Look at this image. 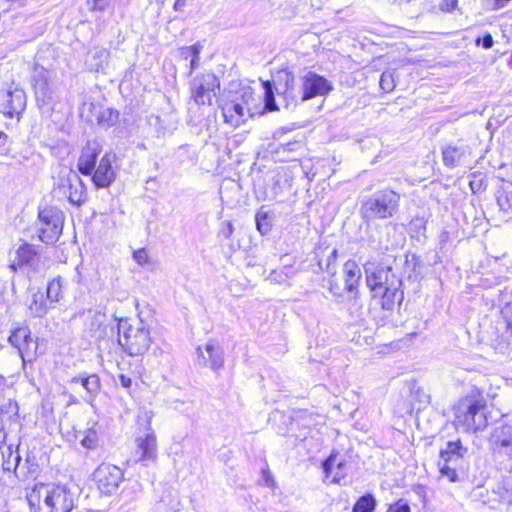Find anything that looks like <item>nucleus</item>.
Segmentation results:
<instances>
[{
    "label": "nucleus",
    "instance_id": "f257e3e1",
    "mask_svg": "<svg viewBox=\"0 0 512 512\" xmlns=\"http://www.w3.org/2000/svg\"><path fill=\"white\" fill-rule=\"evenodd\" d=\"M487 400L483 392L472 387L454 406L457 426L466 432L477 433L488 426Z\"/></svg>",
    "mask_w": 512,
    "mask_h": 512
},
{
    "label": "nucleus",
    "instance_id": "f03ea898",
    "mask_svg": "<svg viewBox=\"0 0 512 512\" xmlns=\"http://www.w3.org/2000/svg\"><path fill=\"white\" fill-rule=\"evenodd\" d=\"M400 194L385 188L377 190L361 201L360 215L365 223L393 218L399 211Z\"/></svg>",
    "mask_w": 512,
    "mask_h": 512
},
{
    "label": "nucleus",
    "instance_id": "7ed1b4c3",
    "mask_svg": "<svg viewBox=\"0 0 512 512\" xmlns=\"http://www.w3.org/2000/svg\"><path fill=\"white\" fill-rule=\"evenodd\" d=\"M470 453L460 439L448 441L440 450V473L450 482H459L465 476L469 467Z\"/></svg>",
    "mask_w": 512,
    "mask_h": 512
},
{
    "label": "nucleus",
    "instance_id": "20e7f679",
    "mask_svg": "<svg viewBox=\"0 0 512 512\" xmlns=\"http://www.w3.org/2000/svg\"><path fill=\"white\" fill-rule=\"evenodd\" d=\"M118 343L132 357L144 355L152 343L150 331L142 320L131 324L128 320L118 323Z\"/></svg>",
    "mask_w": 512,
    "mask_h": 512
},
{
    "label": "nucleus",
    "instance_id": "39448f33",
    "mask_svg": "<svg viewBox=\"0 0 512 512\" xmlns=\"http://www.w3.org/2000/svg\"><path fill=\"white\" fill-rule=\"evenodd\" d=\"M265 90V108L268 111L277 109L273 86L278 94H282L285 99L292 101H300L301 87H295V76L288 70H281L278 72L274 82L266 81L263 83Z\"/></svg>",
    "mask_w": 512,
    "mask_h": 512
},
{
    "label": "nucleus",
    "instance_id": "423d86ee",
    "mask_svg": "<svg viewBox=\"0 0 512 512\" xmlns=\"http://www.w3.org/2000/svg\"><path fill=\"white\" fill-rule=\"evenodd\" d=\"M64 219L63 212L56 207L40 210L35 227L39 240L47 245L56 243L62 234Z\"/></svg>",
    "mask_w": 512,
    "mask_h": 512
},
{
    "label": "nucleus",
    "instance_id": "0eeeda50",
    "mask_svg": "<svg viewBox=\"0 0 512 512\" xmlns=\"http://www.w3.org/2000/svg\"><path fill=\"white\" fill-rule=\"evenodd\" d=\"M39 495L46 498L45 512H71L79 497L75 487L55 483Z\"/></svg>",
    "mask_w": 512,
    "mask_h": 512
},
{
    "label": "nucleus",
    "instance_id": "6e6552de",
    "mask_svg": "<svg viewBox=\"0 0 512 512\" xmlns=\"http://www.w3.org/2000/svg\"><path fill=\"white\" fill-rule=\"evenodd\" d=\"M54 188L75 206L82 205L87 199L86 186L79 174L72 169L63 168L59 172Z\"/></svg>",
    "mask_w": 512,
    "mask_h": 512
},
{
    "label": "nucleus",
    "instance_id": "1a4fd4ad",
    "mask_svg": "<svg viewBox=\"0 0 512 512\" xmlns=\"http://www.w3.org/2000/svg\"><path fill=\"white\" fill-rule=\"evenodd\" d=\"M16 260L10 264L14 272L18 269L24 270L28 275L42 274L47 269V262L32 244L23 242L16 249Z\"/></svg>",
    "mask_w": 512,
    "mask_h": 512
},
{
    "label": "nucleus",
    "instance_id": "9d476101",
    "mask_svg": "<svg viewBox=\"0 0 512 512\" xmlns=\"http://www.w3.org/2000/svg\"><path fill=\"white\" fill-rule=\"evenodd\" d=\"M253 100L251 93H245L241 99L235 98L223 103L221 109L226 123L233 127H239L252 116L249 100Z\"/></svg>",
    "mask_w": 512,
    "mask_h": 512
},
{
    "label": "nucleus",
    "instance_id": "9b49d317",
    "mask_svg": "<svg viewBox=\"0 0 512 512\" xmlns=\"http://www.w3.org/2000/svg\"><path fill=\"white\" fill-rule=\"evenodd\" d=\"M441 152L442 162L449 169L467 166L472 160V149L463 140L444 145Z\"/></svg>",
    "mask_w": 512,
    "mask_h": 512
},
{
    "label": "nucleus",
    "instance_id": "f8f14e48",
    "mask_svg": "<svg viewBox=\"0 0 512 512\" xmlns=\"http://www.w3.org/2000/svg\"><path fill=\"white\" fill-rule=\"evenodd\" d=\"M300 102H304L317 96L328 95L333 90L332 83L324 76L314 71L306 72L302 78Z\"/></svg>",
    "mask_w": 512,
    "mask_h": 512
},
{
    "label": "nucleus",
    "instance_id": "ddd939ff",
    "mask_svg": "<svg viewBox=\"0 0 512 512\" xmlns=\"http://www.w3.org/2000/svg\"><path fill=\"white\" fill-rule=\"evenodd\" d=\"M94 479L102 494L111 495L123 481V471L112 464L102 463L94 472Z\"/></svg>",
    "mask_w": 512,
    "mask_h": 512
},
{
    "label": "nucleus",
    "instance_id": "4468645a",
    "mask_svg": "<svg viewBox=\"0 0 512 512\" xmlns=\"http://www.w3.org/2000/svg\"><path fill=\"white\" fill-rule=\"evenodd\" d=\"M219 86V80L213 73H205L195 77L191 82L194 101L198 105H210L212 103V93Z\"/></svg>",
    "mask_w": 512,
    "mask_h": 512
},
{
    "label": "nucleus",
    "instance_id": "2eb2a0df",
    "mask_svg": "<svg viewBox=\"0 0 512 512\" xmlns=\"http://www.w3.org/2000/svg\"><path fill=\"white\" fill-rule=\"evenodd\" d=\"M26 107V94L22 89L0 90V113L7 117L21 114Z\"/></svg>",
    "mask_w": 512,
    "mask_h": 512
},
{
    "label": "nucleus",
    "instance_id": "dca6fc26",
    "mask_svg": "<svg viewBox=\"0 0 512 512\" xmlns=\"http://www.w3.org/2000/svg\"><path fill=\"white\" fill-rule=\"evenodd\" d=\"M116 160L114 153H105L92 173V182L96 188H108L116 179L113 163Z\"/></svg>",
    "mask_w": 512,
    "mask_h": 512
},
{
    "label": "nucleus",
    "instance_id": "f3484780",
    "mask_svg": "<svg viewBox=\"0 0 512 512\" xmlns=\"http://www.w3.org/2000/svg\"><path fill=\"white\" fill-rule=\"evenodd\" d=\"M197 363L203 367H209L214 371L223 367L224 351L223 348L214 340L208 341L204 348L199 346L196 349Z\"/></svg>",
    "mask_w": 512,
    "mask_h": 512
},
{
    "label": "nucleus",
    "instance_id": "a211bd4d",
    "mask_svg": "<svg viewBox=\"0 0 512 512\" xmlns=\"http://www.w3.org/2000/svg\"><path fill=\"white\" fill-rule=\"evenodd\" d=\"M401 279L394 272L391 266H379L373 271L366 270V283L373 293V297H377L381 290L390 287L392 280Z\"/></svg>",
    "mask_w": 512,
    "mask_h": 512
},
{
    "label": "nucleus",
    "instance_id": "6ab92c4d",
    "mask_svg": "<svg viewBox=\"0 0 512 512\" xmlns=\"http://www.w3.org/2000/svg\"><path fill=\"white\" fill-rule=\"evenodd\" d=\"M495 454L512 458V425L503 424L494 428L489 439Z\"/></svg>",
    "mask_w": 512,
    "mask_h": 512
},
{
    "label": "nucleus",
    "instance_id": "aec40b11",
    "mask_svg": "<svg viewBox=\"0 0 512 512\" xmlns=\"http://www.w3.org/2000/svg\"><path fill=\"white\" fill-rule=\"evenodd\" d=\"M101 151V145L95 140L88 141L86 145L82 148L80 156L77 161V169L82 175H92Z\"/></svg>",
    "mask_w": 512,
    "mask_h": 512
},
{
    "label": "nucleus",
    "instance_id": "412c9836",
    "mask_svg": "<svg viewBox=\"0 0 512 512\" xmlns=\"http://www.w3.org/2000/svg\"><path fill=\"white\" fill-rule=\"evenodd\" d=\"M49 78V72L44 68L36 69L32 78L36 100L43 105L50 103L53 99Z\"/></svg>",
    "mask_w": 512,
    "mask_h": 512
},
{
    "label": "nucleus",
    "instance_id": "4be33fe9",
    "mask_svg": "<svg viewBox=\"0 0 512 512\" xmlns=\"http://www.w3.org/2000/svg\"><path fill=\"white\" fill-rule=\"evenodd\" d=\"M137 453L140 454L139 461L148 463L157 459V440L154 432L148 428L143 436L136 438Z\"/></svg>",
    "mask_w": 512,
    "mask_h": 512
},
{
    "label": "nucleus",
    "instance_id": "5701e85b",
    "mask_svg": "<svg viewBox=\"0 0 512 512\" xmlns=\"http://www.w3.org/2000/svg\"><path fill=\"white\" fill-rule=\"evenodd\" d=\"M402 279H394L390 287L381 290L377 297L381 298V308L385 311L392 312L396 304L400 305L404 299V293L401 289Z\"/></svg>",
    "mask_w": 512,
    "mask_h": 512
},
{
    "label": "nucleus",
    "instance_id": "b1692460",
    "mask_svg": "<svg viewBox=\"0 0 512 512\" xmlns=\"http://www.w3.org/2000/svg\"><path fill=\"white\" fill-rule=\"evenodd\" d=\"M70 383L81 384V386L85 389V395L83 396V399L89 404H92L101 388L100 378L96 374H80L74 376L70 379Z\"/></svg>",
    "mask_w": 512,
    "mask_h": 512
},
{
    "label": "nucleus",
    "instance_id": "393cba45",
    "mask_svg": "<svg viewBox=\"0 0 512 512\" xmlns=\"http://www.w3.org/2000/svg\"><path fill=\"white\" fill-rule=\"evenodd\" d=\"M53 483H37L33 486V488L27 492L26 499L30 509L34 510V512H45L46 498L41 497L42 491L50 489Z\"/></svg>",
    "mask_w": 512,
    "mask_h": 512
},
{
    "label": "nucleus",
    "instance_id": "a878e982",
    "mask_svg": "<svg viewBox=\"0 0 512 512\" xmlns=\"http://www.w3.org/2000/svg\"><path fill=\"white\" fill-rule=\"evenodd\" d=\"M343 274L345 280L344 290L353 292L356 290L361 279V269L354 260H348L343 266Z\"/></svg>",
    "mask_w": 512,
    "mask_h": 512
},
{
    "label": "nucleus",
    "instance_id": "bb28decb",
    "mask_svg": "<svg viewBox=\"0 0 512 512\" xmlns=\"http://www.w3.org/2000/svg\"><path fill=\"white\" fill-rule=\"evenodd\" d=\"M91 107L95 109L97 123L102 128H110L118 122L120 115L119 111L110 107H96L93 104H91Z\"/></svg>",
    "mask_w": 512,
    "mask_h": 512
},
{
    "label": "nucleus",
    "instance_id": "cd10ccee",
    "mask_svg": "<svg viewBox=\"0 0 512 512\" xmlns=\"http://www.w3.org/2000/svg\"><path fill=\"white\" fill-rule=\"evenodd\" d=\"M3 455V462H2V468L4 471H14L15 476L18 479H23L24 476L20 474L19 472V464L21 462V456L19 455L18 450H13V446L9 445L7 447V451L2 452Z\"/></svg>",
    "mask_w": 512,
    "mask_h": 512
},
{
    "label": "nucleus",
    "instance_id": "c85d7f7f",
    "mask_svg": "<svg viewBox=\"0 0 512 512\" xmlns=\"http://www.w3.org/2000/svg\"><path fill=\"white\" fill-rule=\"evenodd\" d=\"M53 304H50L44 295L40 292L33 294L32 301L29 304V310L35 317H43L48 311L53 308Z\"/></svg>",
    "mask_w": 512,
    "mask_h": 512
},
{
    "label": "nucleus",
    "instance_id": "c756f323",
    "mask_svg": "<svg viewBox=\"0 0 512 512\" xmlns=\"http://www.w3.org/2000/svg\"><path fill=\"white\" fill-rule=\"evenodd\" d=\"M404 273L408 279L416 278L421 273L422 260L421 257L414 253H407L404 261Z\"/></svg>",
    "mask_w": 512,
    "mask_h": 512
},
{
    "label": "nucleus",
    "instance_id": "7c9ffc66",
    "mask_svg": "<svg viewBox=\"0 0 512 512\" xmlns=\"http://www.w3.org/2000/svg\"><path fill=\"white\" fill-rule=\"evenodd\" d=\"M83 316L84 325L90 332L99 331L105 320V314L98 310H88Z\"/></svg>",
    "mask_w": 512,
    "mask_h": 512
},
{
    "label": "nucleus",
    "instance_id": "2f4dec72",
    "mask_svg": "<svg viewBox=\"0 0 512 512\" xmlns=\"http://www.w3.org/2000/svg\"><path fill=\"white\" fill-rule=\"evenodd\" d=\"M91 63L90 67L92 70L100 71L107 64L110 52L104 47H94L91 50Z\"/></svg>",
    "mask_w": 512,
    "mask_h": 512
},
{
    "label": "nucleus",
    "instance_id": "473e14b6",
    "mask_svg": "<svg viewBox=\"0 0 512 512\" xmlns=\"http://www.w3.org/2000/svg\"><path fill=\"white\" fill-rule=\"evenodd\" d=\"M21 347H19V355L24 363L32 362L36 359L38 355V342L32 337L28 338L27 341L23 343Z\"/></svg>",
    "mask_w": 512,
    "mask_h": 512
},
{
    "label": "nucleus",
    "instance_id": "72a5a7b5",
    "mask_svg": "<svg viewBox=\"0 0 512 512\" xmlns=\"http://www.w3.org/2000/svg\"><path fill=\"white\" fill-rule=\"evenodd\" d=\"M63 279L57 277L48 282L46 297L50 304L59 302L62 298Z\"/></svg>",
    "mask_w": 512,
    "mask_h": 512
},
{
    "label": "nucleus",
    "instance_id": "f704fd0d",
    "mask_svg": "<svg viewBox=\"0 0 512 512\" xmlns=\"http://www.w3.org/2000/svg\"><path fill=\"white\" fill-rule=\"evenodd\" d=\"M376 507V499L372 494L361 496L354 504L353 512H374Z\"/></svg>",
    "mask_w": 512,
    "mask_h": 512
},
{
    "label": "nucleus",
    "instance_id": "c9c22d12",
    "mask_svg": "<svg viewBox=\"0 0 512 512\" xmlns=\"http://www.w3.org/2000/svg\"><path fill=\"white\" fill-rule=\"evenodd\" d=\"M31 337V332L28 327H19L12 331L8 338L9 343L19 350V347L24 345L23 343Z\"/></svg>",
    "mask_w": 512,
    "mask_h": 512
},
{
    "label": "nucleus",
    "instance_id": "e433bc0d",
    "mask_svg": "<svg viewBox=\"0 0 512 512\" xmlns=\"http://www.w3.org/2000/svg\"><path fill=\"white\" fill-rule=\"evenodd\" d=\"M337 257H338V250L336 248H334L325 261L322 259L319 260V262H318L319 267L326 273H328L332 276L335 275Z\"/></svg>",
    "mask_w": 512,
    "mask_h": 512
},
{
    "label": "nucleus",
    "instance_id": "4c0bfd02",
    "mask_svg": "<svg viewBox=\"0 0 512 512\" xmlns=\"http://www.w3.org/2000/svg\"><path fill=\"white\" fill-rule=\"evenodd\" d=\"M81 445L87 449H95L99 444L98 432L94 427H90L85 432L84 437L80 441Z\"/></svg>",
    "mask_w": 512,
    "mask_h": 512
},
{
    "label": "nucleus",
    "instance_id": "58836bf2",
    "mask_svg": "<svg viewBox=\"0 0 512 512\" xmlns=\"http://www.w3.org/2000/svg\"><path fill=\"white\" fill-rule=\"evenodd\" d=\"M256 226L262 235H266L271 231V218L266 212H258L255 216Z\"/></svg>",
    "mask_w": 512,
    "mask_h": 512
},
{
    "label": "nucleus",
    "instance_id": "ea45409f",
    "mask_svg": "<svg viewBox=\"0 0 512 512\" xmlns=\"http://www.w3.org/2000/svg\"><path fill=\"white\" fill-rule=\"evenodd\" d=\"M497 203L502 211L512 212V190L499 191Z\"/></svg>",
    "mask_w": 512,
    "mask_h": 512
},
{
    "label": "nucleus",
    "instance_id": "a19ab883",
    "mask_svg": "<svg viewBox=\"0 0 512 512\" xmlns=\"http://www.w3.org/2000/svg\"><path fill=\"white\" fill-rule=\"evenodd\" d=\"M380 88L384 92H391L395 88L394 71H384L379 81Z\"/></svg>",
    "mask_w": 512,
    "mask_h": 512
},
{
    "label": "nucleus",
    "instance_id": "79ce46f5",
    "mask_svg": "<svg viewBox=\"0 0 512 512\" xmlns=\"http://www.w3.org/2000/svg\"><path fill=\"white\" fill-rule=\"evenodd\" d=\"M114 0H87L86 4L92 12H103L108 9Z\"/></svg>",
    "mask_w": 512,
    "mask_h": 512
},
{
    "label": "nucleus",
    "instance_id": "37998d69",
    "mask_svg": "<svg viewBox=\"0 0 512 512\" xmlns=\"http://www.w3.org/2000/svg\"><path fill=\"white\" fill-rule=\"evenodd\" d=\"M501 315L506 323L507 332L512 335V303H507L501 309Z\"/></svg>",
    "mask_w": 512,
    "mask_h": 512
},
{
    "label": "nucleus",
    "instance_id": "c03bdc74",
    "mask_svg": "<svg viewBox=\"0 0 512 512\" xmlns=\"http://www.w3.org/2000/svg\"><path fill=\"white\" fill-rule=\"evenodd\" d=\"M133 259L137 264L144 266L149 262L148 252L145 248L135 250L133 252Z\"/></svg>",
    "mask_w": 512,
    "mask_h": 512
},
{
    "label": "nucleus",
    "instance_id": "a18cd8bd",
    "mask_svg": "<svg viewBox=\"0 0 512 512\" xmlns=\"http://www.w3.org/2000/svg\"><path fill=\"white\" fill-rule=\"evenodd\" d=\"M201 48L202 47L199 44H195V45L188 46V47H183L180 50V54L185 59H188L189 57H192L195 54H200Z\"/></svg>",
    "mask_w": 512,
    "mask_h": 512
},
{
    "label": "nucleus",
    "instance_id": "49530a36",
    "mask_svg": "<svg viewBox=\"0 0 512 512\" xmlns=\"http://www.w3.org/2000/svg\"><path fill=\"white\" fill-rule=\"evenodd\" d=\"M387 512H411L410 506L403 500H399L390 505Z\"/></svg>",
    "mask_w": 512,
    "mask_h": 512
},
{
    "label": "nucleus",
    "instance_id": "de8ad7c7",
    "mask_svg": "<svg viewBox=\"0 0 512 512\" xmlns=\"http://www.w3.org/2000/svg\"><path fill=\"white\" fill-rule=\"evenodd\" d=\"M458 0H441L439 9L443 12H452L457 8Z\"/></svg>",
    "mask_w": 512,
    "mask_h": 512
},
{
    "label": "nucleus",
    "instance_id": "09e8293b",
    "mask_svg": "<svg viewBox=\"0 0 512 512\" xmlns=\"http://www.w3.org/2000/svg\"><path fill=\"white\" fill-rule=\"evenodd\" d=\"M223 227L222 229L219 231V236L220 237H223L225 239H228L231 237V235L233 234L234 232V227H233V224L230 222V221H224L222 223Z\"/></svg>",
    "mask_w": 512,
    "mask_h": 512
},
{
    "label": "nucleus",
    "instance_id": "8fccbe9b",
    "mask_svg": "<svg viewBox=\"0 0 512 512\" xmlns=\"http://www.w3.org/2000/svg\"><path fill=\"white\" fill-rule=\"evenodd\" d=\"M336 453L332 452L331 455L323 462L322 467L326 476L332 472L333 465L336 461Z\"/></svg>",
    "mask_w": 512,
    "mask_h": 512
},
{
    "label": "nucleus",
    "instance_id": "3c124183",
    "mask_svg": "<svg viewBox=\"0 0 512 512\" xmlns=\"http://www.w3.org/2000/svg\"><path fill=\"white\" fill-rule=\"evenodd\" d=\"M480 41H482V47L484 49H490L494 44L493 37L489 33L485 34L482 39L478 38L476 44L478 45Z\"/></svg>",
    "mask_w": 512,
    "mask_h": 512
},
{
    "label": "nucleus",
    "instance_id": "603ef678",
    "mask_svg": "<svg viewBox=\"0 0 512 512\" xmlns=\"http://www.w3.org/2000/svg\"><path fill=\"white\" fill-rule=\"evenodd\" d=\"M344 466H345V462H338L337 465H336V474L334 476V481L335 482H338L340 480V478H344L345 477V473L343 472V469H344Z\"/></svg>",
    "mask_w": 512,
    "mask_h": 512
},
{
    "label": "nucleus",
    "instance_id": "864d4df0",
    "mask_svg": "<svg viewBox=\"0 0 512 512\" xmlns=\"http://www.w3.org/2000/svg\"><path fill=\"white\" fill-rule=\"evenodd\" d=\"M343 290H344V289H341V287H340L338 284L333 283V282H330V285H329V291H330L334 296H337V297L342 296V294H343Z\"/></svg>",
    "mask_w": 512,
    "mask_h": 512
},
{
    "label": "nucleus",
    "instance_id": "5fc2aeb1",
    "mask_svg": "<svg viewBox=\"0 0 512 512\" xmlns=\"http://www.w3.org/2000/svg\"><path fill=\"white\" fill-rule=\"evenodd\" d=\"M119 382L124 388H129L132 385L131 378L124 374L119 375Z\"/></svg>",
    "mask_w": 512,
    "mask_h": 512
},
{
    "label": "nucleus",
    "instance_id": "6e6d98bb",
    "mask_svg": "<svg viewBox=\"0 0 512 512\" xmlns=\"http://www.w3.org/2000/svg\"><path fill=\"white\" fill-rule=\"evenodd\" d=\"M200 54H195L194 56L191 57V61H190V73H192L195 69L198 68L199 66V57Z\"/></svg>",
    "mask_w": 512,
    "mask_h": 512
},
{
    "label": "nucleus",
    "instance_id": "4d7b16f0",
    "mask_svg": "<svg viewBox=\"0 0 512 512\" xmlns=\"http://www.w3.org/2000/svg\"><path fill=\"white\" fill-rule=\"evenodd\" d=\"M510 0H494L492 10L502 9Z\"/></svg>",
    "mask_w": 512,
    "mask_h": 512
},
{
    "label": "nucleus",
    "instance_id": "13d9d810",
    "mask_svg": "<svg viewBox=\"0 0 512 512\" xmlns=\"http://www.w3.org/2000/svg\"><path fill=\"white\" fill-rule=\"evenodd\" d=\"M186 4V0H175L174 10L180 11Z\"/></svg>",
    "mask_w": 512,
    "mask_h": 512
},
{
    "label": "nucleus",
    "instance_id": "bf43d9fd",
    "mask_svg": "<svg viewBox=\"0 0 512 512\" xmlns=\"http://www.w3.org/2000/svg\"><path fill=\"white\" fill-rule=\"evenodd\" d=\"M6 386H7L6 378L0 374V395L5 391Z\"/></svg>",
    "mask_w": 512,
    "mask_h": 512
},
{
    "label": "nucleus",
    "instance_id": "052dcab7",
    "mask_svg": "<svg viewBox=\"0 0 512 512\" xmlns=\"http://www.w3.org/2000/svg\"><path fill=\"white\" fill-rule=\"evenodd\" d=\"M7 438V433L4 427L0 426V445L4 444Z\"/></svg>",
    "mask_w": 512,
    "mask_h": 512
},
{
    "label": "nucleus",
    "instance_id": "680f3d73",
    "mask_svg": "<svg viewBox=\"0 0 512 512\" xmlns=\"http://www.w3.org/2000/svg\"><path fill=\"white\" fill-rule=\"evenodd\" d=\"M497 349H499L501 353L507 354L508 356L512 357V349H510L509 347L503 348L501 347V343H499Z\"/></svg>",
    "mask_w": 512,
    "mask_h": 512
},
{
    "label": "nucleus",
    "instance_id": "e2e57ef3",
    "mask_svg": "<svg viewBox=\"0 0 512 512\" xmlns=\"http://www.w3.org/2000/svg\"><path fill=\"white\" fill-rule=\"evenodd\" d=\"M297 145H299L298 142L288 143V144H286V147H287L288 150L292 151V150H294V147L297 146Z\"/></svg>",
    "mask_w": 512,
    "mask_h": 512
},
{
    "label": "nucleus",
    "instance_id": "0e129e2a",
    "mask_svg": "<svg viewBox=\"0 0 512 512\" xmlns=\"http://www.w3.org/2000/svg\"><path fill=\"white\" fill-rule=\"evenodd\" d=\"M69 403H70V404H71V403L76 404V403H78V400H77V398H76L75 396L70 395Z\"/></svg>",
    "mask_w": 512,
    "mask_h": 512
},
{
    "label": "nucleus",
    "instance_id": "69168bd1",
    "mask_svg": "<svg viewBox=\"0 0 512 512\" xmlns=\"http://www.w3.org/2000/svg\"><path fill=\"white\" fill-rule=\"evenodd\" d=\"M473 184H474L473 182H471V183H470V186H471V189H472V190H473L474 188H476V185H473Z\"/></svg>",
    "mask_w": 512,
    "mask_h": 512
},
{
    "label": "nucleus",
    "instance_id": "338daca9",
    "mask_svg": "<svg viewBox=\"0 0 512 512\" xmlns=\"http://www.w3.org/2000/svg\"><path fill=\"white\" fill-rule=\"evenodd\" d=\"M473 184H474L473 182H471V183H470V186H471V189H472V190H473L474 188H476V185H473Z\"/></svg>",
    "mask_w": 512,
    "mask_h": 512
},
{
    "label": "nucleus",
    "instance_id": "774afa93",
    "mask_svg": "<svg viewBox=\"0 0 512 512\" xmlns=\"http://www.w3.org/2000/svg\"><path fill=\"white\" fill-rule=\"evenodd\" d=\"M3 136L6 137V135L2 131H0V138Z\"/></svg>",
    "mask_w": 512,
    "mask_h": 512
}]
</instances>
